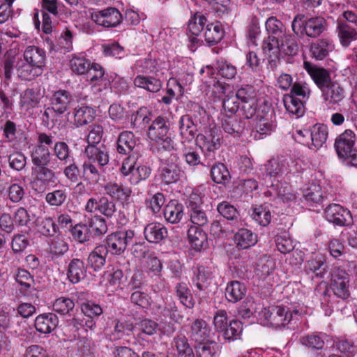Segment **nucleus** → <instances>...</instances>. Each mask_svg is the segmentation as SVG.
I'll return each instance as SVG.
<instances>
[{
    "label": "nucleus",
    "instance_id": "nucleus-27",
    "mask_svg": "<svg viewBox=\"0 0 357 357\" xmlns=\"http://www.w3.org/2000/svg\"><path fill=\"white\" fill-rule=\"evenodd\" d=\"M52 154L45 146L42 144L36 145L31 154L33 167L47 166L50 162Z\"/></svg>",
    "mask_w": 357,
    "mask_h": 357
},
{
    "label": "nucleus",
    "instance_id": "nucleus-11",
    "mask_svg": "<svg viewBox=\"0 0 357 357\" xmlns=\"http://www.w3.org/2000/svg\"><path fill=\"white\" fill-rule=\"evenodd\" d=\"M73 102V97L69 91L58 90L50 98L51 109L54 112L62 114L70 107Z\"/></svg>",
    "mask_w": 357,
    "mask_h": 357
},
{
    "label": "nucleus",
    "instance_id": "nucleus-49",
    "mask_svg": "<svg viewBox=\"0 0 357 357\" xmlns=\"http://www.w3.org/2000/svg\"><path fill=\"white\" fill-rule=\"evenodd\" d=\"M91 234L101 236L107 233L108 230L107 225L105 220L100 215H95L91 218L87 223Z\"/></svg>",
    "mask_w": 357,
    "mask_h": 357
},
{
    "label": "nucleus",
    "instance_id": "nucleus-43",
    "mask_svg": "<svg viewBox=\"0 0 357 357\" xmlns=\"http://www.w3.org/2000/svg\"><path fill=\"white\" fill-rule=\"evenodd\" d=\"M17 282L21 286L20 291L27 294L31 289H34V280L33 276L24 269H19L15 276Z\"/></svg>",
    "mask_w": 357,
    "mask_h": 357
},
{
    "label": "nucleus",
    "instance_id": "nucleus-24",
    "mask_svg": "<svg viewBox=\"0 0 357 357\" xmlns=\"http://www.w3.org/2000/svg\"><path fill=\"white\" fill-rule=\"evenodd\" d=\"M169 131V126L167 121L161 117L156 118L150 126L148 130L149 137L156 142H160V139L165 137Z\"/></svg>",
    "mask_w": 357,
    "mask_h": 357
},
{
    "label": "nucleus",
    "instance_id": "nucleus-32",
    "mask_svg": "<svg viewBox=\"0 0 357 357\" xmlns=\"http://www.w3.org/2000/svg\"><path fill=\"white\" fill-rule=\"evenodd\" d=\"M234 241L240 249H248L256 244L257 236L247 229H241L234 236Z\"/></svg>",
    "mask_w": 357,
    "mask_h": 357
},
{
    "label": "nucleus",
    "instance_id": "nucleus-12",
    "mask_svg": "<svg viewBox=\"0 0 357 357\" xmlns=\"http://www.w3.org/2000/svg\"><path fill=\"white\" fill-rule=\"evenodd\" d=\"M321 96L327 105H340L345 97V92L337 82H333L321 90Z\"/></svg>",
    "mask_w": 357,
    "mask_h": 357
},
{
    "label": "nucleus",
    "instance_id": "nucleus-17",
    "mask_svg": "<svg viewBox=\"0 0 357 357\" xmlns=\"http://www.w3.org/2000/svg\"><path fill=\"white\" fill-rule=\"evenodd\" d=\"M84 154L88 159L87 162H91L92 164L97 162L99 167H103L109 162L108 153L103 146L88 145L85 148Z\"/></svg>",
    "mask_w": 357,
    "mask_h": 357
},
{
    "label": "nucleus",
    "instance_id": "nucleus-40",
    "mask_svg": "<svg viewBox=\"0 0 357 357\" xmlns=\"http://www.w3.org/2000/svg\"><path fill=\"white\" fill-rule=\"evenodd\" d=\"M250 215L255 222L263 227L267 226L271 220V211L266 205L253 207Z\"/></svg>",
    "mask_w": 357,
    "mask_h": 357
},
{
    "label": "nucleus",
    "instance_id": "nucleus-36",
    "mask_svg": "<svg viewBox=\"0 0 357 357\" xmlns=\"http://www.w3.org/2000/svg\"><path fill=\"white\" fill-rule=\"evenodd\" d=\"M180 174L178 166L174 162H169L162 167L160 176L164 183L170 184L178 181Z\"/></svg>",
    "mask_w": 357,
    "mask_h": 357
},
{
    "label": "nucleus",
    "instance_id": "nucleus-51",
    "mask_svg": "<svg viewBox=\"0 0 357 357\" xmlns=\"http://www.w3.org/2000/svg\"><path fill=\"white\" fill-rule=\"evenodd\" d=\"M266 29L271 36L282 38L285 34L284 25L275 17H271L266 20Z\"/></svg>",
    "mask_w": 357,
    "mask_h": 357
},
{
    "label": "nucleus",
    "instance_id": "nucleus-39",
    "mask_svg": "<svg viewBox=\"0 0 357 357\" xmlns=\"http://www.w3.org/2000/svg\"><path fill=\"white\" fill-rule=\"evenodd\" d=\"M39 102V93L33 89H26L20 96V105L26 111L36 107Z\"/></svg>",
    "mask_w": 357,
    "mask_h": 357
},
{
    "label": "nucleus",
    "instance_id": "nucleus-3",
    "mask_svg": "<svg viewBox=\"0 0 357 357\" xmlns=\"http://www.w3.org/2000/svg\"><path fill=\"white\" fill-rule=\"evenodd\" d=\"M303 18V15H297L292 22V30L296 34H298L303 27L307 36L315 38L319 36L325 29L326 21L323 17H312L305 22Z\"/></svg>",
    "mask_w": 357,
    "mask_h": 357
},
{
    "label": "nucleus",
    "instance_id": "nucleus-46",
    "mask_svg": "<svg viewBox=\"0 0 357 357\" xmlns=\"http://www.w3.org/2000/svg\"><path fill=\"white\" fill-rule=\"evenodd\" d=\"M53 155L60 162L67 164L73 160L69 146L64 142H56L52 149Z\"/></svg>",
    "mask_w": 357,
    "mask_h": 357
},
{
    "label": "nucleus",
    "instance_id": "nucleus-25",
    "mask_svg": "<svg viewBox=\"0 0 357 357\" xmlns=\"http://www.w3.org/2000/svg\"><path fill=\"white\" fill-rule=\"evenodd\" d=\"M163 213L167 222L172 224L178 223L184 215L183 206L176 200H171L165 206Z\"/></svg>",
    "mask_w": 357,
    "mask_h": 357
},
{
    "label": "nucleus",
    "instance_id": "nucleus-31",
    "mask_svg": "<svg viewBox=\"0 0 357 357\" xmlns=\"http://www.w3.org/2000/svg\"><path fill=\"white\" fill-rule=\"evenodd\" d=\"M136 146L135 136L132 132H121L117 141V151L120 154H130Z\"/></svg>",
    "mask_w": 357,
    "mask_h": 357
},
{
    "label": "nucleus",
    "instance_id": "nucleus-20",
    "mask_svg": "<svg viewBox=\"0 0 357 357\" xmlns=\"http://www.w3.org/2000/svg\"><path fill=\"white\" fill-rule=\"evenodd\" d=\"M103 188L107 195L121 202L128 200L132 193L130 188L112 181L105 183Z\"/></svg>",
    "mask_w": 357,
    "mask_h": 357
},
{
    "label": "nucleus",
    "instance_id": "nucleus-29",
    "mask_svg": "<svg viewBox=\"0 0 357 357\" xmlns=\"http://www.w3.org/2000/svg\"><path fill=\"white\" fill-rule=\"evenodd\" d=\"M95 118V111L89 106L82 105L74 109V123L77 127L91 123Z\"/></svg>",
    "mask_w": 357,
    "mask_h": 357
},
{
    "label": "nucleus",
    "instance_id": "nucleus-62",
    "mask_svg": "<svg viewBox=\"0 0 357 357\" xmlns=\"http://www.w3.org/2000/svg\"><path fill=\"white\" fill-rule=\"evenodd\" d=\"M104 74L105 73L101 66L98 63H92L86 73V77L91 84L96 85L102 82H107L103 77Z\"/></svg>",
    "mask_w": 357,
    "mask_h": 357
},
{
    "label": "nucleus",
    "instance_id": "nucleus-1",
    "mask_svg": "<svg viewBox=\"0 0 357 357\" xmlns=\"http://www.w3.org/2000/svg\"><path fill=\"white\" fill-rule=\"evenodd\" d=\"M222 139L221 132L215 127L204 134L197 135L196 144L204 153L205 162L208 165L215 160V151L220 149Z\"/></svg>",
    "mask_w": 357,
    "mask_h": 357
},
{
    "label": "nucleus",
    "instance_id": "nucleus-48",
    "mask_svg": "<svg viewBox=\"0 0 357 357\" xmlns=\"http://www.w3.org/2000/svg\"><path fill=\"white\" fill-rule=\"evenodd\" d=\"M70 232L73 239L79 243H84L90 241L91 234L87 224H76L71 228Z\"/></svg>",
    "mask_w": 357,
    "mask_h": 357
},
{
    "label": "nucleus",
    "instance_id": "nucleus-9",
    "mask_svg": "<svg viewBox=\"0 0 357 357\" xmlns=\"http://www.w3.org/2000/svg\"><path fill=\"white\" fill-rule=\"evenodd\" d=\"M32 175L31 184L36 190H43L54 185L58 181L56 173L47 166L32 167Z\"/></svg>",
    "mask_w": 357,
    "mask_h": 357
},
{
    "label": "nucleus",
    "instance_id": "nucleus-34",
    "mask_svg": "<svg viewBox=\"0 0 357 357\" xmlns=\"http://www.w3.org/2000/svg\"><path fill=\"white\" fill-rule=\"evenodd\" d=\"M224 31L218 22H208L204 31L205 40L209 45H214L221 40Z\"/></svg>",
    "mask_w": 357,
    "mask_h": 357
},
{
    "label": "nucleus",
    "instance_id": "nucleus-41",
    "mask_svg": "<svg viewBox=\"0 0 357 357\" xmlns=\"http://www.w3.org/2000/svg\"><path fill=\"white\" fill-rule=\"evenodd\" d=\"M43 68L26 61L19 65L17 68L19 77L23 80L28 81L32 80L36 77L40 75L43 73Z\"/></svg>",
    "mask_w": 357,
    "mask_h": 357
},
{
    "label": "nucleus",
    "instance_id": "nucleus-4",
    "mask_svg": "<svg viewBox=\"0 0 357 357\" xmlns=\"http://www.w3.org/2000/svg\"><path fill=\"white\" fill-rule=\"evenodd\" d=\"M134 231L132 230L114 232L107 236L103 244L107 252L114 255H121L126 250L128 244L132 241Z\"/></svg>",
    "mask_w": 357,
    "mask_h": 357
},
{
    "label": "nucleus",
    "instance_id": "nucleus-33",
    "mask_svg": "<svg viewBox=\"0 0 357 357\" xmlns=\"http://www.w3.org/2000/svg\"><path fill=\"white\" fill-rule=\"evenodd\" d=\"M337 31L340 41L344 47H348L352 41L357 39V31L343 22H337Z\"/></svg>",
    "mask_w": 357,
    "mask_h": 357
},
{
    "label": "nucleus",
    "instance_id": "nucleus-42",
    "mask_svg": "<svg viewBox=\"0 0 357 357\" xmlns=\"http://www.w3.org/2000/svg\"><path fill=\"white\" fill-rule=\"evenodd\" d=\"M208 22L205 15L200 13H196L190 19L188 29L192 35L199 36L202 31H204Z\"/></svg>",
    "mask_w": 357,
    "mask_h": 357
},
{
    "label": "nucleus",
    "instance_id": "nucleus-37",
    "mask_svg": "<svg viewBox=\"0 0 357 357\" xmlns=\"http://www.w3.org/2000/svg\"><path fill=\"white\" fill-rule=\"evenodd\" d=\"M211 176L212 180L218 184L226 185L231 180V174L227 167L221 162L215 163L212 166Z\"/></svg>",
    "mask_w": 357,
    "mask_h": 357
},
{
    "label": "nucleus",
    "instance_id": "nucleus-7",
    "mask_svg": "<svg viewBox=\"0 0 357 357\" xmlns=\"http://www.w3.org/2000/svg\"><path fill=\"white\" fill-rule=\"evenodd\" d=\"M91 19L97 25L105 28L116 27L123 20L122 15L114 7L93 11L91 13Z\"/></svg>",
    "mask_w": 357,
    "mask_h": 357
},
{
    "label": "nucleus",
    "instance_id": "nucleus-28",
    "mask_svg": "<svg viewBox=\"0 0 357 357\" xmlns=\"http://www.w3.org/2000/svg\"><path fill=\"white\" fill-rule=\"evenodd\" d=\"M45 52L36 46H29L24 52L25 61L43 68L45 63Z\"/></svg>",
    "mask_w": 357,
    "mask_h": 357
},
{
    "label": "nucleus",
    "instance_id": "nucleus-5",
    "mask_svg": "<svg viewBox=\"0 0 357 357\" xmlns=\"http://www.w3.org/2000/svg\"><path fill=\"white\" fill-rule=\"evenodd\" d=\"M136 166L135 157L129 155L122 163L121 172L123 176H127L131 184H137L141 181L146 179L151 174V169L146 165Z\"/></svg>",
    "mask_w": 357,
    "mask_h": 357
},
{
    "label": "nucleus",
    "instance_id": "nucleus-54",
    "mask_svg": "<svg viewBox=\"0 0 357 357\" xmlns=\"http://www.w3.org/2000/svg\"><path fill=\"white\" fill-rule=\"evenodd\" d=\"M280 38L276 36H268L266 40L264 41L263 50L265 54H268L270 57L273 56L278 58L280 52Z\"/></svg>",
    "mask_w": 357,
    "mask_h": 357
},
{
    "label": "nucleus",
    "instance_id": "nucleus-6",
    "mask_svg": "<svg viewBox=\"0 0 357 357\" xmlns=\"http://www.w3.org/2000/svg\"><path fill=\"white\" fill-rule=\"evenodd\" d=\"M331 289L337 297L346 300L350 296L349 276L346 271L334 268L331 271Z\"/></svg>",
    "mask_w": 357,
    "mask_h": 357
},
{
    "label": "nucleus",
    "instance_id": "nucleus-19",
    "mask_svg": "<svg viewBox=\"0 0 357 357\" xmlns=\"http://www.w3.org/2000/svg\"><path fill=\"white\" fill-rule=\"evenodd\" d=\"M134 84L135 86L142 88L151 93H157L162 86V82L158 75L155 76L151 75H137L134 79Z\"/></svg>",
    "mask_w": 357,
    "mask_h": 357
},
{
    "label": "nucleus",
    "instance_id": "nucleus-18",
    "mask_svg": "<svg viewBox=\"0 0 357 357\" xmlns=\"http://www.w3.org/2000/svg\"><path fill=\"white\" fill-rule=\"evenodd\" d=\"M213 271L211 268L199 266L195 272L192 282L199 291H204L213 282Z\"/></svg>",
    "mask_w": 357,
    "mask_h": 357
},
{
    "label": "nucleus",
    "instance_id": "nucleus-35",
    "mask_svg": "<svg viewBox=\"0 0 357 357\" xmlns=\"http://www.w3.org/2000/svg\"><path fill=\"white\" fill-rule=\"evenodd\" d=\"M283 102L286 110L296 117L301 116L305 112L303 101L292 95H284Z\"/></svg>",
    "mask_w": 357,
    "mask_h": 357
},
{
    "label": "nucleus",
    "instance_id": "nucleus-26",
    "mask_svg": "<svg viewBox=\"0 0 357 357\" xmlns=\"http://www.w3.org/2000/svg\"><path fill=\"white\" fill-rule=\"evenodd\" d=\"M222 128L230 135H239L243 132L244 125L236 115L224 114L222 117Z\"/></svg>",
    "mask_w": 357,
    "mask_h": 357
},
{
    "label": "nucleus",
    "instance_id": "nucleus-50",
    "mask_svg": "<svg viewBox=\"0 0 357 357\" xmlns=\"http://www.w3.org/2000/svg\"><path fill=\"white\" fill-rule=\"evenodd\" d=\"M286 161L278 159H271L265 165L266 173L271 177H277L282 175L286 170Z\"/></svg>",
    "mask_w": 357,
    "mask_h": 357
},
{
    "label": "nucleus",
    "instance_id": "nucleus-23",
    "mask_svg": "<svg viewBox=\"0 0 357 357\" xmlns=\"http://www.w3.org/2000/svg\"><path fill=\"white\" fill-rule=\"evenodd\" d=\"M188 238L192 247L197 251L207 246V236L201 227H190L188 231Z\"/></svg>",
    "mask_w": 357,
    "mask_h": 357
},
{
    "label": "nucleus",
    "instance_id": "nucleus-44",
    "mask_svg": "<svg viewBox=\"0 0 357 357\" xmlns=\"http://www.w3.org/2000/svg\"><path fill=\"white\" fill-rule=\"evenodd\" d=\"M160 313L165 317H169L175 322H179L183 317L178 312L174 302L172 299H167L163 305L159 304L157 306Z\"/></svg>",
    "mask_w": 357,
    "mask_h": 357
},
{
    "label": "nucleus",
    "instance_id": "nucleus-64",
    "mask_svg": "<svg viewBox=\"0 0 357 357\" xmlns=\"http://www.w3.org/2000/svg\"><path fill=\"white\" fill-rule=\"evenodd\" d=\"M74 307L75 303L73 301L66 297L57 298L53 304L54 310L61 314L69 313L73 310Z\"/></svg>",
    "mask_w": 357,
    "mask_h": 357
},
{
    "label": "nucleus",
    "instance_id": "nucleus-61",
    "mask_svg": "<svg viewBox=\"0 0 357 357\" xmlns=\"http://www.w3.org/2000/svg\"><path fill=\"white\" fill-rule=\"evenodd\" d=\"M329 46L326 40H319L312 43L310 48L312 56L317 60H322L328 54Z\"/></svg>",
    "mask_w": 357,
    "mask_h": 357
},
{
    "label": "nucleus",
    "instance_id": "nucleus-55",
    "mask_svg": "<svg viewBox=\"0 0 357 357\" xmlns=\"http://www.w3.org/2000/svg\"><path fill=\"white\" fill-rule=\"evenodd\" d=\"M243 331V324L241 321L233 320L222 331L223 336L228 341H233L240 337Z\"/></svg>",
    "mask_w": 357,
    "mask_h": 357
},
{
    "label": "nucleus",
    "instance_id": "nucleus-47",
    "mask_svg": "<svg viewBox=\"0 0 357 357\" xmlns=\"http://www.w3.org/2000/svg\"><path fill=\"white\" fill-rule=\"evenodd\" d=\"M82 178L87 183L93 185L99 181L100 174L97 167L85 161L82 165Z\"/></svg>",
    "mask_w": 357,
    "mask_h": 357
},
{
    "label": "nucleus",
    "instance_id": "nucleus-52",
    "mask_svg": "<svg viewBox=\"0 0 357 357\" xmlns=\"http://www.w3.org/2000/svg\"><path fill=\"white\" fill-rule=\"evenodd\" d=\"M174 344L178 351V357H194L192 349L188 339L183 335H178L174 339Z\"/></svg>",
    "mask_w": 357,
    "mask_h": 357
},
{
    "label": "nucleus",
    "instance_id": "nucleus-59",
    "mask_svg": "<svg viewBox=\"0 0 357 357\" xmlns=\"http://www.w3.org/2000/svg\"><path fill=\"white\" fill-rule=\"evenodd\" d=\"M275 241L278 250L281 253H289L294 248L293 241L286 232L276 235Z\"/></svg>",
    "mask_w": 357,
    "mask_h": 357
},
{
    "label": "nucleus",
    "instance_id": "nucleus-57",
    "mask_svg": "<svg viewBox=\"0 0 357 357\" xmlns=\"http://www.w3.org/2000/svg\"><path fill=\"white\" fill-rule=\"evenodd\" d=\"M176 292L181 303L188 308L194 306V301L192 299L190 291L185 283H179L176 287Z\"/></svg>",
    "mask_w": 357,
    "mask_h": 357
},
{
    "label": "nucleus",
    "instance_id": "nucleus-22",
    "mask_svg": "<svg viewBox=\"0 0 357 357\" xmlns=\"http://www.w3.org/2000/svg\"><path fill=\"white\" fill-rule=\"evenodd\" d=\"M86 269L84 263L79 259H72L67 270V276L70 282L73 284L78 283L86 276Z\"/></svg>",
    "mask_w": 357,
    "mask_h": 357
},
{
    "label": "nucleus",
    "instance_id": "nucleus-63",
    "mask_svg": "<svg viewBox=\"0 0 357 357\" xmlns=\"http://www.w3.org/2000/svg\"><path fill=\"white\" fill-rule=\"evenodd\" d=\"M217 209L225 218L233 221L234 223L237 222L239 214L233 205L227 202H222L218 205Z\"/></svg>",
    "mask_w": 357,
    "mask_h": 357
},
{
    "label": "nucleus",
    "instance_id": "nucleus-53",
    "mask_svg": "<svg viewBox=\"0 0 357 357\" xmlns=\"http://www.w3.org/2000/svg\"><path fill=\"white\" fill-rule=\"evenodd\" d=\"M298 51V46L294 36L284 34L280 38V52L286 55H295Z\"/></svg>",
    "mask_w": 357,
    "mask_h": 357
},
{
    "label": "nucleus",
    "instance_id": "nucleus-58",
    "mask_svg": "<svg viewBox=\"0 0 357 357\" xmlns=\"http://www.w3.org/2000/svg\"><path fill=\"white\" fill-rule=\"evenodd\" d=\"M179 130L181 135H188L187 138L190 139L194 137L197 130L196 125L189 115H184L181 117L179 120Z\"/></svg>",
    "mask_w": 357,
    "mask_h": 357
},
{
    "label": "nucleus",
    "instance_id": "nucleus-13",
    "mask_svg": "<svg viewBox=\"0 0 357 357\" xmlns=\"http://www.w3.org/2000/svg\"><path fill=\"white\" fill-rule=\"evenodd\" d=\"M304 68L320 90L333 82L327 70L307 61L304 62Z\"/></svg>",
    "mask_w": 357,
    "mask_h": 357
},
{
    "label": "nucleus",
    "instance_id": "nucleus-56",
    "mask_svg": "<svg viewBox=\"0 0 357 357\" xmlns=\"http://www.w3.org/2000/svg\"><path fill=\"white\" fill-rule=\"evenodd\" d=\"M300 342L303 346L314 350L321 349L324 346L323 337L318 334L304 335L301 337Z\"/></svg>",
    "mask_w": 357,
    "mask_h": 357
},
{
    "label": "nucleus",
    "instance_id": "nucleus-8",
    "mask_svg": "<svg viewBox=\"0 0 357 357\" xmlns=\"http://www.w3.org/2000/svg\"><path fill=\"white\" fill-rule=\"evenodd\" d=\"M260 315L275 327L287 325L293 317V313L289 312L283 306H271L264 308L261 311Z\"/></svg>",
    "mask_w": 357,
    "mask_h": 357
},
{
    "label": "nucleus",
    "instance_id": "nucleus-15",
    "mask_svg": "<svg viewBox=\"0 0 357 357\" xmlns=\"http://www.w3.org/2000/svg\"><path fill=\"white\" fill-rule=\"evenodd\" d=\"M166 227L159 222L148 224L144 229V234L146 240L151 243H158L167 236Z\"/></svg>",
    "mask_w": 357,
    "mask_h": 357
},
{
    "label": "nucleus",
    "instance_id": "nucleus-21",
    "mask_svg": "<svg viewBox=\"0 0 357 357\" xmlns=\"http://www.w3.org/2000/svg\"><path fill=\"white\" fill-rule=\"evenodd\" d=\"M108 255L107 248L103 244H100L90 252L88 257V264L95 271L100 270L106 264Z\"/></svg>",
    "mask_w": 357,
    "mask_h": 357
},
{
    "label": "nucleus",
    "instance_id": "nucleus-45",
    "mask_svg": "<svg viewBox=\"0 0 357 357\" xmlns=\"http://www.w3.org/2000/svg\"><path fill=\"white\" fill-rule=\"evenodd\" d=\"M68 191L65 188L55 189L45 195V201L51 206H62L68 199Z\"/></svg>",
    "mask_w": 357,
    "mask_h": 357
},
{
    "label": "nucleus",
    "instance_id": "nucleus-60",
    "mask_svg": "<svg viewBox=\"0 0 357 357\" xmlns=\"http://www.w3.org/2000/svg\"><path fill=\"white\" fill-rule=\"evenodd\" d=\"M92 63L83 56H74L70 61L73 72L78 74H86Z\"/></svg>",
    "mask_w": 357,
    "mask_h": 357
},
{
    "label": "nucleus",
    "instance_id": "nucleus-38",
    "mask_svg": "<svg viewBox=\"0 0 357 357\" xmlns=\"http://www.w3.org/2000/svg\"><path fill=\"white\" fill-rule=\"evenodd\" d=\"M312 144L315 149H318L326 142L328 137V130L326 126L316 124L310 130Z\"/></svg>",
    "mask_w": 357,
    "mask_h": 357
},
{
    "label": "nucleus",
    "instance_id": "nucleus-16",
    "mask_svg": "<svg viewBox=\"0 0 357 357\" xmlns=\"http://www.w3.org/2000/svg\"><path fill=\"white\" fill-rule=\"evenodd\" d=\"M59 324L57 316L54 313L38 315L35 319V328L41 333H50Z\"/></svg>",
    "mask_w": 357,
    "mask_h": 357
},
{
    "label": "nucleus",
    "instance_id": "nucleus-14",
    "mask_svg": "<svg viewBox=\"0 0 357 357\" xmlns=\"http://www.w3.org/2000/svg\"><path fill=\"white\" fill-rule=\"evenodd\" d=\"M211 329L203 319H197L191 324L190 337L197 344L211 340Z\"/></svg>",
    "mask_w": 357,
    "mask_h": 357
},
{
    "label": "nucleus",
    "instance_id": "nucleus-10",
    "mask_svg": "<svg viewBox=\"0 0 357 357\" xmlns=\"http://www.w3.org/2000/svg\"><path fill=\"white\" fill-rule=\"evenodd\" d=\"M325 216L328 222L338 226L349 225L352 219L350 211L337 204H330L326 208Z\"/></svg>",
    "mask_w": 357,
    "mask_h": 357
},
{
    "label": "nucleus",
    "instance_id": "nucleus-30",
    "mask_svg": "<svg viewBox=\"0 0 357 357\" xmlns=\"http://www.w3.org/2000/svg\"><path fill=\"white\" fill-rule=\"evenodd\" d=\"M246 293L244 284L234 280L229 282L225 289V297L229 302L236 303L241 301Z\"/></svg>",
    "mask_w": 357,
    "mask_h": 357
},
{
    "label": "nucleus",
    "instance_id": "nucleus-2",
    "mask_svg": "<svg viewBox=\"0 0 357 357\" xmlns=\"http://www.w3.org/2000/svg\"><path fill=\"white\" fill-rule=\"evenodd\" d=\"M356 135L350 130H346L335 141V149L338 156L347 160L353 166L357 165Z\"/></svg>",
    "mask_w": 357,
    "mask_h": 357
}]
</instances>
